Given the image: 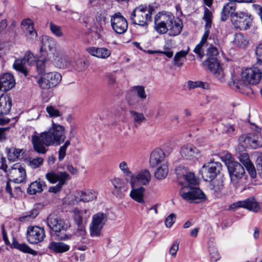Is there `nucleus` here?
Returning a JSON list of instances; mask_svg holds the SVG:
<instances>
[{"mask_svg":"<svg viewBox=\"0 0 262 262\" xmlns=\"http://www.w3.org/2000/svg\"><path fill=\"white\" fill-rule=\"evenodd\" d=\"M175 172L179 183L184 185L180 191L183 199L194 203L202 202L206 199V195L200 189L192 186L198 184L193 173L188 171L182 166L177 167Z\"/></svg>","mask_w":262,"mask_h":262,"instance_id":"nucleus-1","label":"nucleus"},{"mask_svg":"<svg viewBox=\"0 0 262 262\" xmlns=\"http://www.w3.org/2000/svg\"><path fill=\"white\" fill-rule=\"evenodd\" d=\"M66 137L64 127L53 122L48 131L41 133L39 135H33L31 142L34 151L45 154L48 150L46 146L59 145L64 142Z\"/></svg>","mask_w":262,"mask_h":262,"instance_id":"nucleus-2","label":"nucleus"},{"mask_svg":"<svg viewBox=\"0 0 262 262\" xmlns=\"http://www.w3.org/2000/svg\"><path fill=\"white\" fill-rule=\"evenodd\" d=\"M262 72L260 69L254 67L247 68L241 72V79L232 76L229 85L232 89L237 90L245 85H256L260 82Z\"/></svg>","mask_w":262,"mask_h":262,"instance_id":"nucleus-3","label":"nucleus"},{"mask_svg":"<svg viewBox=\"0 0 262 262\" xmlns=\"http://www.w3.org/2000/svg\"><path fill=\"white\" fill-rule=\"evenodd\" d=\"M154 8L152 6L140 5L131 13L130 19L132 23L140 26H146L151 20V15Z\"/></svg>","mask_w":262,"mask_h":262,"instance_id":"nucleus-4","label":"nucleus"},{"mask_svg":"<svg viewBox=\"0 0 262 262\" xmlns=\"http://www.w3.org/2000/svg\"><path fill=\"white\" fill-rule=\"evenodd\" d=\"M204 12L203 19L205 21V31L202 37L200 43L198 44L193 50V52L196 54L200 58L204 56V50L207 47V40L210 34V29L212 24V12L206 7L204 8Z\"/></svg>","mask_w":262,"mask_h":262,"instance_id":"nucleus-5","label":"nucleus"},{"mask_svg":"<svg viewBox=\"0 0 262 262\" xmlns=\"http://www.w3.org/2000/svg\"><path fill=\"white\" fill-rule=\"evenodd\" d=\"M47 223L49 228L55 233L60 232V234H57L58 238L61 240H65L71 238V234L62 233L67 228L64 221L61 220L58 214H50L47 219Z\"/></svg>","mask_w":262,"mask_h":262,"instance_id":"nucleus-6","label":"nucleus"},{"mask_svg":"<svg viewBox=\"0 0 262 262\" xmlns=\"http://www.w3.org/2000/svg\"><path fill=\"white\" fill-rule=\"evenodd\" d=\"M222 168V164L220 162H208L204 164L200 172L204 181H209L214 179L217 175L221 176Z\"/></svg>","mask_w":262,"mask_h":262,"instance_id":"nucleus-7","label":"nucleus"},{"mask_svg":"<svg viewBox=\"0 0 262 262\" xmlns=\"http://www.w3.org/2000/svg\"><path fill=\"white\" fill-rule=\"evenodd\" d=\"M244 208L250 211L257 212L260 211V204L255 198L249 197L244 201H237L229 206L228 210L235 211L239 208Z\"/></svg>","mask_w":262,"mask_h":262,"instance_id":"nucleus-8","label":"nucleus"},{"mask_svg":"<svg viewBox=\"0 0 262 262\" xmlns=\"http://www.w3.org/2000/svg\"><path fill=\"white\" fill-rule=\"evenodd\" d=\"M98 193L93 189H84L77 191L71 195L70 204H76L80 202H89L96 200Z\"/></svg>","mask_w":262,"mask_h":262,"instance_id":"nucleus-9","label":"nucleus"},{"mask_svg":"<svg viewBox=\"0 0 262 262\" xmlns=\"http://www.w3.org/2000/svg\"><path fill=\"white\" fill-rule=\"evenodd\" d=\"M61 75L58 72H49L40 77L37 83L41 89H49L56 86L61 80Z\"/></svg>","mask_w":262,"mask_h":262,"instance_id":"nucleus-10","label":"nucleus"},{"mask_svg":"<svg viewBox=\"0 0 262 262\" xmlns=\"http://www.w3.org/2000/svg\"><path fill=\"white\" fill-rule=\"evenodd\" d=\"M107 214H94L90 225V235L92 237H99L101 230L107 220Z\"/></svg>","mask_w":262,"mask_h":262,"instance_id":"nucleus-11","label":"nucleus"},{"mask_svg":"<svg viewBox=\"0 0 262 262\" xmlns=\"http://www.w3.org/2000/svg\"><path fill=\"white\" fill-rule=\"evenodd\" d=\"M36 61V58L30 52H27L23 58L16 59L13 63V68L21 73L25 77L28 75L26 65L31 66Z\"/></svg>","mask_w":262,"mask_h":262,"instance_id":"nucleus-12","label":"nucleus"},{"mask_svg":"<svg viewBox=\"0 0 262 262\" xmlns=\"http://www.w3.org/2000/svg\"><path fill=\"white\" fill-rule=\"evenodd\" d=\"M110 22L112 29L117 34H123L127 30V21L120 12L116 13L112 15Z\"/></svg>","mask_w":262,"mask_h":262,"instance_id":"nucleus-13","label":"nucleus"},{"mask_svg":"<svg viewBox=\"0 0 262 262\" xmlns=\"http://www.w3.org/2000/svg\"><path fill=\"white\" fill-rule=\"evenodd\" d=\"M227 166L231 183L234 185L236 184L238 180L245 174L244 168L240 163L233 161H229Z\"/></svg>","mask_w":262,"mask_h":262,"instance_id":"nucleus-14","label":"nucleus"},{"mask_svg":"<svg viewBox=\"0 0 262 262\" xmlns=\"http://www.w3.org/2000/svg\"><path fill=\"white\" fill-rule=\"evenodd\" d=\"M234 25L238 28L247 29L251 25L252 17L247 12L238 11L234 13L232 18Z\"/></svg>","mask_w":262,"mask_h":262,"instance_id":"nucleus-15","label":"nucleus"},{"mask_svg":"<svg viewBox=\"0 0 262 262\" xmlns=\"http://www.w3.org/2000/svg\"><path fill=\"white\" fill-rule=\"evenodd\" d=\"M151 180V174L147 169H142L138 171L136 174H133L129 183L132 187L137 185L146 186L148 184Z\"/></svg>","mask_w":262,"mask_h":262,"instance_id":"nucleus-16","label":"nucleus"},{"mask_svg":"<svg viewBox=\"0 0 262 262\" xmlns=\"http://www.w3.org/2000/svg\"><path fill=\"white\" fill-rule=\"evenodd\" d=\"M10 181L15 183H21L25 181L27 177L25 169L18 163L13 165L9 173Z\"/></svg>","mask_w":262,"mask_h":262,"instance_id":"nucleus-17","label":"nucleus"},{"mask_svg":"<svg viewBox=\"0 0 262 262\" xmlns=\"http://www.w3.org/2000/svg\"><path fill=\"white\" fill-rule=\"evenodd\" d=\"M50 58L57 68L66 69L71 66L69 57L61 50H55V52L53 53L52 58Z\"/></svg>","mask_w":262,"mask_h":262,"instance_id":"nucleus-18","label":"nucleus"},{"mask_svg":"<svg viewBox=\"0 0 262 262\" xmlns=\"http://www.w3.org/2000/svg\"><path fill=\"white\" fill-rule=\"evenodd\" d=\"M45 237V230L37 226L29 227L27 230L28 241L32 244H36L43 241Z\"/></svg>","mask_w":262,"mask_h":262,"instance_id":"nucleus-19","label":"nucleus"},{"mask_svg":"<svg viewBox=\"0 0 262 262\" xmlns=\"http://www.w3.org/2000/svg\"><path fill=\"white\" fill-rule=\"evenodd\" d=\"M45 178L51 184L58 183H67L70 179V175L66 171H50L48 172Z\"/></svg>","mask_w":262,"mask_h":262,"instance_id":"nucleus-20","label":"nucleus"},{"mask_svg":"<svg viewBox=\"0 0 262 262\" xmlns=\"http://www.w3.org/2000/svg\"><path fill=\"white\" fill-rule=\"evenodd\" d=\"M241 143L243 142L242 146L246 147L257 148L262 147V138L255 137L254 136L243 135L239 138Z\"/></svg>","mask_w":262,"mask_h":262,"instance_id":"nucleus-21","label":"nucleus"},{"mask_svg":"<svg viewBox=\"0 0 262 262\" xmlns=\"http://www.w3.org/2000/svg\"><path fill=\"white\" fill-rule=\"evenodd\" d=\"M111 183L114 187L113 193L117 196H122L128 189L127 183L123 179L115 178L111 180Z\"/></svg>","mask_w":262,"mask_h":262,"instance_id":"nucleus-22","label":"nucleus"},{"mask_svg":"<svg viewBox=\"0 0 262 262\" xmlns=\"http://www.w3.org/2000/svg\"><path fill=\"white\" fill-rule=\"evenodd\" d=\"M165 158V154L161 149H154L150 155V165L152 167H155L159 165H162L163 163H166Z\"/></svg>","mask_w":262,"mask_h":262,"instance_id":"nucleus-23","label":"nucleus"},{"mask_svg":"<svg viewBox=\"0 0 262 262\" xmlns=\"http://www.w3.org/2000/svg\"><path fill=\"white\" fill-rule=\"evenodd\" d=\"M181 156L185 159L192 160L199 155V150L191 144H186L180 149Z\"/></svg>","mask_w":262,"mask_h":262,"instance_id":"nucleus-24","label":"nucleus"},{"mask_svg":"<svg viewBox=\"0 0 262 262\" xmlns=\"http://www.w3.org/2000/svg\"><path fill=\"white\" fill-rule=\"evenodd\" d=\"M86 51L93 56L98 58L105 59L111 55V51L104 47H89Z\"/></svg>","mask_w":262,"mask_h":262,"instance_id":"nucleus-25","label":"nucleus"},{"mask_svg":"<svg viewBox=\"0 0 262 262\" xmlns=\"http://www.w3.org/2000/svg\"><path fill=\"white\" fill-rule=\"evenodd\" d=\"M21 26L26 36L30 39H34L37 37V32L34 28V23L31 19H24L21 21Z\"/></svg>","mask_w":262,"mask_h":262,"instance_id":"nucleus-26","label":"nucleus"},{"mask_svg":"<svg viewBox=\"0 0 262 262\" xmlns=\"http://www.w3.org/2000/svg\"><path fill=\"white\" fill-rule=\"evenodd\" d=\"M15 84L13 76L10 73H5L0 77V85L5 91L12 89Z\"/></svg>","mask_w":262,"mask_h":262,"instance_id":"nucleus-27","label":"nucleus"},{"mask_svg":"<svg viewBox=\"0 0 262 262\" xmlns=\"http://www.w3.org/2000/svg\"><path fill=\"white\" fill-rule=\"evenodd\" d=\"M236 8V5L235 3L229 2L225 4L221 13V20L225 21L228 19L229 16H231L233 18L234 13L236 12H235Z\"/></svg>","mask_w":262,"mask_h":262,"instance_id":"nucleus-28","label":"nucleus"},{"mask_svg":"<svg viewBox=\"0 0 262 262\" xmlns=\"http://www.w3.org/2000/svg\"><path fill=\"white\" fill-rule=\"evenodd\" d=\"M46 186V182L39 178L29 185L27 189V193L31 195L40 193L43 191V188Z\"/></svg>","mask_w":262,"mask_h":262,"instance_id":"nucleus-29","label":"nucleus"},{"mask_svg":"<svg viewBox=\"0 0 262 262\" xmlns=\"http://www.w3.org/2000/svg\"><path fill=\"white\" fill-rule=\"evenodd\" d=\"M56 46V40L50 36L45 35L41 38V46L40 50L42 51H53L55 50Z\"/></svg>","mask_w":262,"mask_h":262,"instance_id":"nucleus-30","label":"nucleus"},{"mask_svg":"<svg viewBox=\"0 0 262 262\" xmlns=\"http://www.w3.org/2000/svg\"><path fill=\"white\" fill-rule=\"evenodd\" d=\"M12 106V101L10 97L2 95L0 96V115L8 114Z\"/></svg>","mask_w":262,"mask_h":262,"instance_id":"nucleus-31","label":"nucleus"},{"mask_svg":"<svg viewBox=\"0 0 262 262\" xmlns=\"http://www.w3.org/2000/svg\"><path fill=\"white\" fill-rule=\"evenodd\" d=\"M48 247L56 253H62L70 250V246L62 242H51Z\"/></svg>","mask_w":262,"mask_h":262,"instance_id":"nucleus-32","label":"nucleus"},{"mask_svg":"<svg viewBox=\"0 0 262 262\" xmlns=\"http://www.w3.org/2000/svg\"><path fill=\"white\" fill-rule=\"evenodd\" d=\"M209 185V189L212 193H217L221 192L224 187V178L219 176L216 179L211 180Z\"/></svg>","mask_w":262,"mask_h":262,"instance_id":"nucleus-33","label":"nucleus"},{"mask_svg":"<svg viewBox=\"0 0 262 262\" xmlns=\"http://www.w3.org/2000/svg\"><path fill=\"white\" fill-rule=\"evenodd\" d=\"M145 191L143 187H140L137 188H133L130 192L129 196L135 201L141 203H144V194Z\"/></svg>","mask_w":262,"mask_h":262,"instance_id":"nucleus-34","label":"nucleus"},{"mask_svg":"<svg viewBox=\"0 0 262 262\" xmlns=\"http://www.w3.org/2000/svg\"><path fill=\"white\" fill-rule=\"evenodd\" d=\"M189 47H188L186 50H181L177 52L173 58V64L177 67H181L184 63L185 58L188 54Z\"/></svg>","mask_w":262,"mask_h":262,"instance_id":"nucleus-35","label":"nucleus"},{"mask_svg":"<svg viewBox=\"0 0 262 262\" xmlns=\"http://www.w3.org/2000/svg\"><path fill=\"white\" fill-rule=\"evenodd\" d=\"M204 63L213 74H216L217 72L221 71L222 69L219 62L215 57L208 58L204 62Z\"/></svg>","mask_w":262,"mask_h":262,"instance_id":"nucleus-36","label":"nucleus"},{"mask_svg":"<svg viewBox=\"0 0 262 262\" xmlns=\"http://www.w3.org/2000/svg\"><path fill=\"white\" fill-rule=\"evenodd\" d=\"M182 28L183 24L182 21L180 19L176 20L174 19L171 25H169L168 27L169 35L172 36L179 35L181 33Z\"/></svg>","mask_w":262,"mask_h":262,"instance_id":"nucleus-37","label":"nucleus"},{"mask_svg":"<svg viewBox=\"0 0 262 262\" xmlns=\"http://www.w3.org/2000/svg\"><path fill=\"white\" fill-rule=\"evenodd\" d=\"M12 246L13 248L18 249L19 250L25 252L36 255L37 252L31 249L27 244L25 243L19 244L17 241L13 239Z\"/></svg>","mask_w":262,"mask_h":262,"instance_id":"nucleus-38","label":"nucleus"},{"mask_svg":"<svg viewBox=\"0 0 262 262\" xmlns=\"http://www.w3.org/2000/svg\"><path fill=\"white\" fill-rule=\"evenodd\" d=\"M155 16L168 27L171 25L174 19V16L170 13L159 12Z\"/></svg>","mask_w":262,"mask_h":262,"instance_id":"nucleus-39","label":"nucleus"},{"mask_svg":"<svg viewBox=\"0 0 262 262\" xmlns=\"http://www.w3.org/2000/svg\"><path fill=\"white\" fill-rule=\"evenodd\" d=\"M168 173L167 163H163L155 171V177L157 179L162 180L166 178Z\"/></svg>","mask_w":262,"mask_h":262,"instance_id":"nucleus-40","label":"nucleus"},{"mask_svg":"<svg viewBox=\"0 0 262 262\" xmlns=\"http://www.w3.org/2000/svg\"><path fill=\"white\" fill-rule=\"evenodd\" d=\"M243 157L245 158L244 161L241 159V161L244 164L246 167L248 173L252 178H255L256 176V171L255 170L254 165L250 162L248 155L246 154L243 156Z\"/></svg>","mask_w":262,"mask_h":262,"instance_id":"nucleus-41","label":"nucleus"},{"mask_svg":"<svg viewBox=\"0 0 262 262\" xmlns=\"http://www.w3.org/2000/svg\"><path fill=\"white\" fill-rule=\"evenodd\" d=\"M234 43L240 48H245L248 44V40L243 34L237 33L235 35Z\"/></svg>","mask_w":262,"mask_h":262,"instance_id":"nucleus-42","label":"nucleus"},{"mask_svg":"<svg viewBox=\"0 0 262 262\" xmlns=\"http://www.w3.org/2000/svg\"><path fill=\"white\" fill-rule=\"evenodd\" d=\"M130 114L135 126L140 125L142 122L146 120L145 116L142 113L130 111Z\"/></svg>","mask_w":262,"mask_h":262,"instance_id":"nucleus-43","label":"nucleus"},{"mask_svg":"<svg viewBox=\"0 0 262 262\" xmlns=\"http://www.w3.org/2000/svg\"><path fill=\"white\" fill-rule=\"evenodd\" d=\"M21 152V149L10 148L7 149L8 158L10 161H15L20 158Z\"/></svg>","mask_w":262,"mask_h":262,"instance_id":"nucleus-44","label":"nucleus"},{"mask_svg":"<svg viewBox=\"0 0 262 262\" xmlns=\"http://www.w3.org/2000/svg\"><path fill=\"white\" fill-rule=\"evenodd\" d=\"M74 221L79 227V232L81 235H84L85 233V230L83 226L85 223V220L83 219L81 214H74Z\"/></svg>","mask_w":262,"mask_h":262,"instance_id":"nucleus-45","label":"nucleus"},{"mask_svg":"<svg viewBox=\"0 0 262 262\" xmlns=\"http://www.w3.org/2000/svg\"><path fill=\"white\" fill-rule=\"evenodd\" d=\"M155 29L160 34H165L168 30V27L162 23L158 18L155 17Z\"/></svg>","mask_w":262,"mask_h":262,"instance_id":"nucleus-46","label":"nucleus"},{"mask_svg":"<svg viewBox=\"0 0 262 262\" xmlns=\"http://www.w3.org/2000/svg\"><path fill=\"white\" fill-rule=\"evenodd\" d=\"M119 168L121 171L124 176L126 177V180L127 181L128 178L130 179L133 177V173L129 169L128 164L126 161H121L119 164Z\"/></svg>","mask_w":262,"mask_h":262,"instance_id":"nucleus-47","label":"nucleus"},{"mask_svg":"<svg viewBox=\"0 0 262 262\" xmlns=\"http://www.w3.org/2000/svg\"><path fill=\"white\" fill-rule=\"evenodd\" d=\"M133 90L135 92L138 97H139L141 101H143L146 99L147 95L143 86H134L133 87Z\"/></svg>","mask_w":262,"mask_h":262,"instance_id":"nucleus-48","label":"nucleus"},{"mask_svg":"<svg viewBox=\"0 0 262 262\" xmlns=\"http://www.w3.org/2000/svg\"><path fill=\"white\" fill-rule=\"evenodd\" d=\"M71 144V141L68 139L65 141L63 145L60 147L58 150V159L60 161H61L64 158L66 155V151L68 147Z\"/></svg>","mask_w":262,"mask_h":262,"instance_id":"nucleus-49","label":"nucleus"},{"mask_svg":"<svg viewBox=\"0 0 262 262\" xmlns=\"http://www.w3.org/2000/svg\"><path fill=\"white\" fill-rule=\"evenodd\" d=\"M221 129L223 133H225L229 136L235 135V128L233 125L230 124H222Z\"/></svg>","mask_w":262,"mask_h":262,"instance_id":"nucleus-50","label":"nucleus"},{"mask_svg":"<svg viewBox=\"0 0 262 262\" xmlns=\"http://www.w3.org/2000/svg\"><path fill=\"white\" fill-rule=\"evenodd\" d=\"M46 62L47 60L45 58L36 61V70L39 74H43L46 72Z\"/></svg>","mask_w":262,"mask_h":262,"instance_id":"nucleus-51","label":"nucleus"},{"mask_svg":"<svg viewBox=\"0 0 262 262\" xmlns=\"http://www.w3.org/2000/svg\"><path fill=\"white\" fill-rule=\"evenodd\" d=\"M43 159L42 158L38 157L30 159L29 161V166L32 168L35 169L39 167L43 163Z\"/></svg>","mask_w":262,"mask_h":262,"instance_id":"nucleus-52","label":"nucleus"},{"mask_svg":"<svg viewBox=\"0 0 262 262\" xmlns=\"http://www.w3.org/2000/svg\"><path fill=\"white\" fill-rule=\"evenodd\" d=\"M50 28L51 32L56 36L60 37L62 36L63 33L60 26H57L52 22H51L50 23Z\"/></svg>","mask_w":262,"mask_h":262,"instance_id":"nucleus-53","label":"nucleus"},{"mask_svg":"<svg viewBox=\"0 0 262 262\" xmlns=\"http://www.w3.org/2000/svg\"><path fill=\"white\" fill-rule=\"evenodd\" d=\"M106 19V16L104 14L102 13H97L96 16V20L98 25L100 26V29H98L99 30H100L103 27L105 24V21Z\"/></svg>","mask_w":262,"mask_h":262,"instance_id":"nucleus-54","label":"nucleus"},{"mask_svg":"<svg viewBox=\"0 0 262 262\" xmlns=\"http://www.w3.org/2000/svg\"><path fill=\"white\" fill-rule=\"evenodd\" d=\"M74 69L77 71H81L85 69V62L82 60H78L73 63H71V66Z\"/></svg>","mask_w":262,"mask_h":262,"instance_id":"nucleus-55","label":"nucleus"},{"mask_svg":"<svg viewBox=\"0 0 262 262\" xmlns=\"http://www.w3.org/2000/svg\"><path fill=\"white\" fill-rule=\"evenodd\" d=\"M46 111L51 117H57L60 116V112L53 106H48L46 107Z\"/></svg>","mask_w":262,"mask_h":262,"instance_id":"nucleus-56","label":"nucleus"},{"mask_svg":"<svg viewBox=\"0 0 262 262\" xmlns=\"http://www.w3.org/2000/svg\"><path fill=\"white\" fill-rule=\"evenodd\" d=\"M204 83L200 81H193L189 80L187 82V87L190 90L196 88H203L204 87Z\"/></svg>","mask_w":262,"mask_h":262,"instance_id":"nucleus-57","label":"nucleus"},{"mask_svg":"<svg viewBox=\"0 0 262 262\" xmlns=\"http://www.w3.org/2000/svg\"><path fill=\"white\" fill-rule=\"evenodd\" d=\"M219 54V51L217 49L213 47L212 45H211L210 47L207 49L206 55L208 56V58H213L215 57Z\"/></svg>","mask_w":262,"mask_h":262,"instance_id":"nucleus-58","label":"nucleus"},{"mask_svg":"<svg viewBox=\"0 0 262 262\" xmlns=\"http://www.w3.org/2000/svg\"><path fill=\"white\" fill-rule=\"evenodd\" d=\"M67 183H58L56 185L50 187L48 191L49 192L56 193L60 191L62 187L67 184Z\"/></svg>","mask_w":262,"mask_h":262,"instance_id":"nucleus-59","label":"nucleus"},{"mask_svg":"<svg viewBox=\"0 0 262 262\" xmlns=\"http://www.w3.org/2000/svg\"><path fill=\"white\" fill-rule=\"evenodd\" d=\"M176 217L174 214H170L165 220V224L168 228L171 227L174 223Z\"/></svg>","mask_w":262,"mask_h":262,"instance_id":"nucleus-60","label":"nucleus"},{"mask_svg":"<svg viewBox=\"0 0 262 262\" xmlns=\"http://www.w3.org/2000/svg\"><path fill=\"white\" fill-rule=\"evenodd\" d=\"M255 54L257 62L262 63V43H259L256 48Z\"/></svg>","mask_w":262,"mask_h":262,"instance_id":"nucleus-61","label":"nucleus"},{"mask_svg":"<svg viewBox=\"0 0 262 262\" xmlns=\"http://www.w3.org/2000/svg\"><path fill=\"white\" fill-rule=\"evenodd\" d=\"M179 249V243L175 241L173 243L169 249V253L172 256H175Z\"/></svg>","mask_w":262,"mask_h":262,"instance_id":"nucleus-62","label":"nucleus"},{"mask_svg":"<svg viewBox=\"0 0 262 262\" xmlns=\"http://www.w3.org/2000/svg\"><path fill=\"white\" fill-rule=\"evenodd\" d=\"M8 24L6 19H3L0 21V34L5 32Z\"/></svg>","mask_w":262,"mask_h":262,"instance_id":"nucleus-63","label":"nucleus"},{"mask_svg":"<svg viewBox=\"0 0 262 262\" xmlns=\"http://www.w3.org/2000/svg\"><path fill=\"white\" fill-rule=\"evenodd\" d=\"M210 251V257L211 259L213 261H217L220 258V256L219 252L217 251L211 252Z\"/></svg>","mask_w":262,"mask_h":262,"instance_id":"nucleus-64","label":"nucleus"}]
</instances>
